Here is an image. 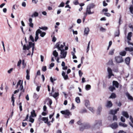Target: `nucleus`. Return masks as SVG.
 <instances>
[{"label":"nucleus","mask_w":133,"mask_h":133,"mask_svg":"<svg viewBox=\"0 0 133 133\" xmlns=\"http://www.w3.org/2000/svg\"><path fill=\"white\" fill-rule=\"evenodd\" d=\"M62 114L65 115L64 117L66 118L69 117V116L71 115V113L67 109L65 110L61 111L60 112Z\"/></svg>","instance_id":"nucleus-1"},{"label":"nucleus","mask_w":133,"mask_h":133,"mask_svg":"<svg viewBox=\"0 0 133 133\" xmlns=\"http://www.w3.org/2000/svg\"><path fill=\"white\" fill-rule=\"evenodd\" d=\"M23 82H22L21 80H19L18 82L17 83V88L18 86L19 85L20 86L19 89L20 90L22 91L23 92H24V89H23Z\"/></svg>","instance_id":"nucleus-2"},{"label":"nucleus","mask_w":133,"mask_h":133,"mask_svg":"<svg viewBox=\"0 0 133 133\" xmlns=\"http://www.w3.org/2000/svg\"><path fill=\"white\" fill-rule=\"evenodd\" d=\"M115 59L116 62L118 63L122 62L124 61L123 58L122 57L120 56L115 57Z\"/></svg>","instance_id":"nucleus-3"},{"label":"nucleus","mask_w":133,"mask_h":133,"mask_svg":"<svg viewBox=\"0 0 133 133\" xmlns=\"http://www.w3.org/2000/svg\"><path fill=\"white\" fill-rule=\"evenodd\" d=\"M107 71L108 73V77L109 79L112 76H114V75L113 74L112 69L109 67L107 68Z\"/></svg>","instance_id":"nucleus-4"},{"label":"nucleus","mask_w":133,"mask_h":133,"mask_svg":"<svg viewBox=\"0 0 133 133\" xmlns=\"http://www.w3.org/2000/svg\"><path fill=\"white\" fill-rule=\"evenodd\" d=\"M61 51V54L63 56H61V58H65L67 52L65 51L64 49H61L60 50Z\"/></svg>","instance_id":"nucleus-5"},{"label":"nucleus","mask_w":133,"mask_h":133,"mask_svg":"<svg viewBox=\"0 0 133 133\" xmlns=\"http://www.w3.org/2000/svg\"><path fill=\"white\" fill-rule=\"evenodd\" d=\"M90 127V125L88 124H86L83 126L81 127L80 128L79 130L82 131L84 129H87Z\"/></svg>","instance_id":"nucleus-6"},{"label":"nucleus","mask_w":133,"mask_h":133,"mask_svg":"<svg viewBox=\"0 0 133 133\" xmlns=\"http://www.w3.org/2000/svg\"><path fill=\"white\" fill-rule=\"evenodd\" d=\"M112 104L110 101H107V104L105 105L107 108H110L112 106Z\"/></svg>","instance_id":"nucleus-7"},{"label":"nucleus","mask_w":133,"mask_h":133,"mask_svg":"<svg viewBox=\"0 0 133 133\" xmlns=\"http://www.w3.org/2000/svg\"><path fill=\"white\" fill-rule=\"evenodd\" d=\"M119 83L117 81H112V85L115 88H118L119 87Z\"/></svg>","instance_id":"nucleus-8"},{"label":"nucleus","mask_w":133,"mask_h":133,"mask_svg":"<svg viewBox=\"0 0 133 133\" xmlns=\"http://www.w3.org/2000/svg\"><path fill=\"white\" fill-rule=\"evenodd\" d=\"M111 127L113 129H116L118 127L117 123V122H115L112 123L110 125Z\"/></svg>","instance_id":"nucleus-9"},{"label":"nucleus","mask_w":133,"mask_h":133,"mask_svg":"<svg viewBox=\"0 0 133 133\" xmlns=\"http://www.w3.org/2000/svg\"><path fill=\"white\" fill-rule=\"evenodd\" d=\"M65 73L64 71H63L62 73V75L63 76L64 80H66L68 79L69 78L68 77V75H65Z\"/></svg>","instance_id":"nucleus-10"},{"label":"nucleus","mask_w":133,"mask_h":133,"mask_svg":"<svg viewBox=\"0 0 133 133\" xmlns=\"http://www.w3.org/2000/svg\"><path fill=\"white\" fill-rule=\"evenodd\" d=\"M32 19L31 18H30L29 19V26L32 28H33L34 24L32 23Z\"/></svg>","instance_id":"nucleus-11"},{"label":"nucleus","mask_w":133,"mask_h":133,"mask_svg":"<svg viewBox=\"0 0 133 133\" xmlns=\"http://www.w3.org/2000/svg\"><path fill=\"white\" fill-rule=\"evenodd\" d=\"M122 114L127 118H129V115L127 111H123L122 112Z\"/></svg>","instance_id":"nucleus-12"},{"label":"nucleus","mask_w":133,"mask_h":133,"mask_svg":"<svg viewBox=\"0 0 133 133\" xmlns=\"http://www.w3.org/2000/svg\"><path fill=\"white\" fill-rule=\"evenodd\" d=\"M98 125L99 126H101L102 125V121L101 120H96L95 125Z\"/></svg>","instance_id":"nucleus-13"},{"label":"nucleus","mask_w":133,"mask_h":133,"mask_svg":"<svg viewBox=\"0 0 133 133\" xmlns=\"http://www.w3.org/2000/svg\"><path fill=\"white\" fill-rule=\"evenodd\" d=\"M130 60V58L129 57H127L125 59V62L128 65L129 64Z\"/></svg>","instance_id":"nucleus-14"},{"label":"nucleus","mask_w":133,"mask_h":133,"mask_svg":"<svg viewBox=\"0 0 133 133\" xmlns=\"http://www.w3.org/2000/svg\"><path fill=\"white\" fill-rule=\"evenodd\" d=\"M95 6V5L94 3H92L90 4L87 7L89 8V9H91L94 8Z\"/></svg>","instance_id":"nucleus-15"},{"label":"nucleus","mask_w":133,"mask_h":133,"mask_svg":"<svg viewBox=\"0 0 133 133\" xmlns=\"http://www.w3.org/2000/svg\"><path fill=\"white\" fill-rule=\"evenodd\" d=\"M30 48H31L28 45H27V46H26V45L24 44L23 46V50H29Z\"/></svg>","instance_id":"nucleus-16"},{"label":"nucleus","mask_w":133,"mask_h":133,"mask_svg":"<svg viewBox=\"0 0 133 133\" xmlns=\"http://www.w3.org/2000/svg\"><path fill=\"white\" fill-rule=\"evenodd\" d=\"M41 119L44 121V123H45L49 120L48 117H43L41 118Z\"/></svg>","instance_id":"nucleus-17"},{"label":"nucleus","mask_w":133,"mask_h":133,"mask_svg":"<svg viewBox=\"0 0 133 133\" xmlns=\"http://www.w3.org/2000/svg\"><path fill=\"white\" fill-rule=\"evenodd\" d=\"M132 33L131 32H129L127 36V39L129 41L131 40V37L132 36Z\"/></svg>","instance_id":"nucleus-18"},{"label":"nucleus","mask_w":133,"mask_h":133,"mask_svg":"<svg viewBox=\"0 0 133 133\" xmlns=\"http://www.w3.org/2000/svg\"><path fill=\"white\" fill-rule=\"evenodd\" d=\"M109 89L111 92H113L114 90H116V89L115 87L112 86H110L109 88Z\"/></svg>","instance_id":"nucleus-19"},{"label":"nucleus","mask_w":133,"mask_h":133,"mask_svg":"<svg viewBox=\"0 0 133 133\" xmlns=\"http://www.w3.org/2000/svg\"><path fill=\"white\" fill-rule=\"evenodd\" d=\"M125 50L127 51H129L131 52L133 51V48L126 47L125 48Z\"/></svg>","instance_id":"nucleus-20"},{"label":"nucleus","mask_w":133,"mask_h":133,"mask_svg":"<svg viewBox=\"0 0 133 133\" xmlns=\"http://www.w3.org/2000/svg\"><path fill=\"white\" fill-rule=\"evenodd\" d=\"M116 97V95L114 93H112L109 97V98H115Z\"/></svg>","instance_id":"nucleus-21"},{"label":"nucleus","mask_w":133,"mask_h":133,"mask_svg":"<svg viewBox=\"0 0 133 133\" xmlns=\"http://www.w3.org/2000/svg\"><path fill=\"white\" fill-rule=\"evenodd\" d=\"M90 10L91 9H89V8L87 7V8L86 12H87V13L88 14H91L93 13H94V12H91Z\"/></svg>","instance_id":"nucleus-22"},{"label":"nucleus","mask_w":133,"mask_h":133,"mask_svg":"<svg viewBox=\"0 0 133 133\" xmlns=\"http://www.w3.org/2000/svg\"><path fill=\"white\" fill-rule=\"evenodd\" d=\"M60 42H58L55 45V48H57L58 50H61V49H60V48L59 46L60 45Z\"/></svg>","instance_id":"nucleus-23"},{"label":"nucleus","mask_w":133,"mask_h":133,"mask_svg":"<svg viewBox=\"0 0 133 133\" xmlns=\"http://www.w3.org/2000/svg\"><path fill=\"white\" fill-rule=\"evenodd\" d=\"M119 126H122L124 127H127V124L122 123L121 122H119Z\"/></svg>","instance_id":"nucleus-24"},{"label":"nucleus","mask_w":133,"mask_h":133,"mask_svg":"<svg viewBox=\"0 0 133 133\" xmlns=\"http://www.w3.org/2000/svg\"><path fill=\"white\" fill-rule=\"evenodd\" d=\"M31 114L32 116L34 117H36V114L35 111L34 110H33L31 112Z\"/></svg>","instance_id":"nucleus-25"},{"label":"nucleus","mask_w":133,"mask_h":133,"mask_svg":"<svg viewBox=\"0 0 133 133\" xmlns=\"http://www.w3.org/2000/svg\"><path fill=\"white\" fill-rule=\"evenodd\" d=\"M14 95L12 94L11 96V102H12V105L13 106H15L14 102H15V98L14 97Z\"/></svg>","instance_id":"nucleus-26"},{"label":"nucleus","mask_w":133,"mask_h":133,"mask_svg":"<svg viewBox=\"0 0 133 133\" xmlns=\"http://www.w3.org/2000/svg\"><path fill=\"white\" fill-rule=\"evenodd\" d=\"M41 32V31L40 29H37L36 32V36H38L39 34Z\"/></svg>","instance_id":"nucleus-27"},{"label":"nucleus","mask_w":133,"mask_h":133,"mask_svg":"<svg viewBox=\"0 0 133 133\" xmlns=\"http://www.w3.org/2000/svg\"><path fill=\"white\" fill-rule=\"evenodd\" d=\"M53 54L55 57H57L58 55V53L56 50H55L53 51Z\"/></svg>","instance_id":"nucleus-28"},{"label":"nucleus","mask_w":133,"mask_h":133,"mask_svg":"<svg viewBox=\"0 0 133 133\" xmlns=\"http://www.w3.org/2000/svg\"><path fill=\"white\" fill-rule=\"evenodd\" d=\"M38 13L36 12H35L33 13V14L31 15V16L32 17H36L38 16Z\"/></svg>","instance_id":"nucleus-29"},{"label":"nucleus","mask_w":133,"mask_h":133,"mask_svg":"<svg viewBox=\"0 0 133 133\" xmlns=\"http://www.w3.org/2000/svg\"><path fill=\"white\" fill-rule=\"evenodd\" d=\"M51 96H52L51 95L52 94V93H50ZM59 95V93L58 92H55L54 95H53L52 96L54 97V98H56Z\"/></svg>","instance_id":"nucleus-30"},{"label":"nucleus","mask_w":133,"mask_h":133,"mask_svg":"<svg viewBox=\"0 0 133 133\" xmlns=\"http://www.w3.org/2000/svg\"><path fill=\"white\" fill-rule=\"evenodd\" d=\"M129 9L131 13L132 14H133V5H130Z\"/></svg>","instance_id":"nucleus-31"},{"label":"nucleus","mask_w":133,"mask_h":133,"mask_svg":"<svg viewBox=\"0 0 133 133\" xmlns=\"http://www.w3.org/2000/svg\"><path fill=\"white\" fill-rule=\"evenodd\" d=\"M126 54V52L125 51H122L119 53V54L120 55L122 56H124Z\"/></svg>","instance_id":"nucleus-32"},{"label":"nucleus","mask_w":133,"mask_h":133,"mask_svg":"<svg viewBox=\"0 0 133 133\" xmlns=\"http://www.w3.org/2000/svg\"><path fill=\"white\" fill-rule=\"evenodd\" d=\"M87 112V110L85 109H81L79 111V113L81 114H83Z\"/></svg>","instance_id":"nucleus-33"},{"label":"nucleus","mask_w":133,"mask_h":133,"mask_svg":"<svg viewBox=\"0 0 133 133\" xmlns=\"http://www.w3.org/2000/svg\"><path fill=\"white\" fill-rule=\"evenodd\" d=\"M115 49H112L109 52V55H113L114 54Z\"/></svg>","instance_id":"nucleus-34"},{"label":"nucleus","mask_w":133,"mask_h":133,"mask_svg":"<svg viewBox=\"0 0 133 133\" xmlns=\"http://www.w3.org/2000/svg\"><path fill=\"white\" fill-rule=\"evenodd\" d=\"M109 114H112L113 115H115V114H116L115 113V110H110L109 112Z\"/></svg>","instance_id":"nucleus-35"},{"label":"nucleus","mask_w":133,"mask_h":133,"mask_svg":"<svg viewBox=\"0 0 133 133\" xmlns=\"http://www.w3.org/2000/svg\"><path fill=\"white\" fill-rule=\"evenodd\" d=\"M33 97L34 98L37 99L39 98V96L36 93H34L33 96Z\"/></svg>","instance_id":"nucleus-36"},{"label":"nucleus","mask_w":133,"mask_h":133,"mask_svg":"<svg viewBox=\"0 0 133 133\" xmlns=\"http://www.w3.org/2000/svg\"><path fill=\"white\" fill-rule=\"evenodd\" d=\"M89 29L88 28H85L84 31V34H88L89 32Z\"/></svg>","instance_id":"nucleus-37"},{"label":"nucleus","mask_w":133,"mask_h":133,"mask_svg":"<svg viewBox=\"0 0 133 133\" xmlns=\"http://www.w3.org/2000/svg\"><path fill=\"white\" fill-rule=\"evenodd\" d=\"M91 85L89 84H87L85 86V89L87 90H88L91 89Z\"/></svg>","instance_id":"nucleus-38"},{"label":"nucleus","mask_w":133,"mask_h":133,"mask_svg":"<svg viewBox=\"0 0 133 133\" xmlns=\"http://www.w3.org/2000/svg\"><path fill=\"white\" fill-rule=\"evenodd\" d=\"M31 48L33 46H35V44L34 43H33L31 42H29V45H28Z\"/></svg>","instance_id":"nucleus-39"},{"label":"nucleus","mask_w":133,"mask_h":133,"mask_svg":"<svg viewBox=\"0 0 133 133\" xmlns=\"http://www.w3.org/2000/svg\"><path fill=\"white\" fill-rule=\"evenodd\" d=\"M90 103L89 101L86 100L85 101V105L87 107L88 105H89Z\"/></svg>","instance_id":"nucleus-40"},{"label":"nucleus","mask_w":133,"mask_h":133,"mask_svg":"<svg viewBox=\"0 0 133 133\" xmlns=\"http://www.w3.org/2000/svg\"><path fill=\"white\" fill-rule=\"evenodd\" d=\"M119 35V30H118L116 31L115 33V37H118Z\"/></svg>","instance_id":"nucleus-41"},{"label":"nucleus","mask_w":133,"mask_h":133,"mask_svg":"<svg viewBox=\"0 0 133 133\" xmlns=\"http://www.w3.org/2000/svg\"><path fill=\"white\" fill-rule=\"evenodd\" d=\"M76 102L77 103H80V101L79 98V97H77L75 98Z\"/></svg>","instance_id":"nucleus-42"},{"label":"nucleus","mask_w":133,"mask_h":133,"mask_svg":"<svg viewBox=\"0 0 133 133\" xmlns=\"http://www.w3.org/2000/svg\"><path fill=\"white\" fill-rule=\"evenodd\" d=\"M40 36L42 37H43L46 35V33L44 32H42L41 31V32L40 33Z\"/></svg>","instance_id":"nucleus-43"},{"label":"nucleus","mask_w":133,"mask_h":133,"mask_svg":"<svg viewBox=\"0 0 133 133\" xmlns=\"http://www.w3.org/2000/svg\"><path fill=\"white\" fill-rule=\"evenodd\" d=\"M88 109L91 111L92 112L94 113L95 111L94 108L92 107H89L88 108Z\"/></svg>","instance_id":"nucleus-44"},{"label":"nucleus","mask_w":133,"mask_h":133,"mask_svg":"<svg viewBox=\"0 0 133 133\" xmlns=\"http://www.w3.org/2000/svg\"><path fill=\"white\" fill-rule=\"evenodd\" d=\"M39 28L40 29L45 30H47L48 29V28L46 26H44V27H39Z\"/></svg>","instance_id":"nucleus-45"},{"label":"nucleus","mask_w":133,"mask_h":133,"mask_svg":"<svg viewBox=\"0 0 133 133\" xmlns=\"http://www.w3.org/2000/svg\"><path fill=\"white\" fill-rule=\"evenodd\" d=\"M128 98L129 99H130L131 100H133V98L129 94H128L127 95Z\"/></svg>","instance_id":"nucleus-46"},{"label":"nucleus","mask_w":133,"mask_h":133,"mask_svg":"<svg viewBox=\"0 0 133 133\" xmlns=\"http://www.w3.org/2000/svg\"><path fill=\"white\" fill-rule=\"evenodd\" d=\"M90 41L87 47V52H88L89 49L90 45Z\"/></svg>","instance_id":"nucleus-47"},{"label":"nucleus","mask_w":133,"mask_h":133,"mask_svg":"<svg viewBox=\"0 0 133 133\" xmlns=\"http://www.w3.org/2000/svg\"><path fill=\"white\" fill-rule=\"evenodd\" d=\"M73 3L74 5H77L79 4L78 0H75L73 2Z\"/></svg>","instance_id":"nucleus-48"},{"label":"nucleus","mask_w":133,"mask_h":133,"mask_svg":"<svg viewBox=\"0 0 133 133\" xmlns=\"http://www.w3.org/2000/svg\"><path fill=\"white\" fill-rule=\"evenodd\" d=\"M22 102L20 103L19 104V108L21 111H22Z\"/></svg>","instance_id":"nucleus-49"},{"label":"nucleus","mask_w":133,"mask_h":133,"mask_svg":"<svg viewBox=\"0 0 133 133\" xmlns=\"http://www.w3.org/2000/svg\"><path fill=\"white\" fill-rule=\"evenodd\" d=\"M42 70L43 71L45 72L46 70V66H43L42 68Z\"/></svg>","instance_id":"nucleus-50"},{"label":"nucleus","mask_w":133,"mask_h":133,"mask_svg":"<svg viewBox=\"0 0 133 133\" xmlns=\"http://www.w3.org/2000/svg\"><path fill=\"white\" fill-rule=\"evenodd\" d=\"M64 3L63 2H62L60 4V5L58 6L59 7H63L64 6Z\"/></svg>","instance_id":"nucleus-51"},{"label":"nucleus","mask_w":133,"mask_h":133,"mask_svg":"<svg viewBox=\"0 0 133 133\" xmlns=\"http://www.w3.org/2000/svg\"><path fill=\"white\" fill-rule=\"evenodd\" d=\"M108 64L109 65H112L113 64L112 59H111L109 60L108 63Z\"/></svg>","instance_id":"nucleus-52"},{"label":"nucleus","mask_w":133,"mask_h":133,"mask_svg":"<svg viewBox=\"0 0 133 133\" xmlns=\"http://www.w3.org/2000/svg\"><path fill=\"white\" fill-rule=\"evenodd\" d=\"M113 119L114 121L115 120L117 121V116L115 115H113Z\"/></svg>","instance_id":"nucleus-53"},{"label":"nucleus","mask_w":133,"mask_h":133,"mask_svg":"<svg viewBox=\"0 0 133 133\" xmlns=\"http://www.w3.org/2000/svg\"><path fill=\"white\" fill-rule=\"evenodd\" d=\"M121 121L123 122H124L125 121V118L123 116H121Z\"/></svg>","instance_id":"nucleus-54"},{"label":"nucleus","mask_w":133,"mask_h":133,"mask_svg":"<svg viewBox=\"0 0 133 133\" xmlns=\"http://www.w3.org/2000/svg\"><path fill=\"white\" fill-rule=\"evenodd\" d=\"M30 39L31 40L32 42H34V38L32 35H31L30 36Z\"/></svg>","instance_id":"nucleus-55"},{"label":"nucleus","mask_w":133,"mask_h":133,"mask_svg":"<svg viewBox=\"0 0 133 133\" xmlns=\"http://www.w3.org/2000/svg\"><path fill=\"white\" fill-rule=\"evenodd\" d=\"M22 62V61L21 59H20L19 61L18 62L17 64V66H20Z\"/></svg>","instance_id":"nucleus-56"},{"label":"nucleus","mask_w":133,"mask_h":133,"mask_svg":"<svg viewBox=\"0 0 133 133\" xmlns=\"http://www.w3.org/2000/svg\"><path fill=\"white\" fill-rule=\"evenodd\" d=\"M102 108L101 106L99 107L98 108V111L100 113L102 111Z\"/></svg>","instance_id":"nucleus-57"},{"label":"nucleus","mask_w":133,"mask_h":133,"mask_svg":"<svg viewBox=\"0 0 133 133\" xmlns=\"http://www.w3.org/2000/svg\"><path fill=\"white\" fill-rule=\"evenodd\" d=\"M104 14L108 17H109L111 16L110 14L108 13H104Z\"/></svg>","instance_id":"nucleus-58"},{"label":"nucleus","mask_w":133,"mask_h":133,"mask_svg":"<svg viewBox=\"0 0 133 133\" xmlns=\"http://www.w3.org/2000/svg\"><path fill=\"white\" fill-rule=\"evenodd\" d=\"M34 121V118L31 117L30 118L29 121L31 122L32 123H33Z\"/></svg>","instance_id":"nucleus-59"},{"label":"nucleus","mask_w":133,"mask_h":133,"mask_svg":"<svg viewBox=\"0 0 133 133\" xmlns=\"http://www.w3.org/2000/svg\"><path fill=\"white\" fill-rule=\"evenodd\" d=\"M79 74L80 77H81L83 74V73L81 71V70H79Z\"/></svg>","instance_id":"nucleus-60"},{"label":"nucleus","mask_w":133,"mask_h":133,"mask_svg":"<svg viewBox=\"0 0 133 133\" xmlns=\"http://www.w3.org/2000/svg\"><path fill=\"white\" fill-rule=\"evenodd\" d=\"M50 122H51L50 121H48L45 123L47 124L48 126H49L51 125Z\"/></svg>","instance_id":"nucleus-61"},{"label":"nucleus","mask_w":133,"mask_h":133,"mask_svg":"<svg viewBox=\"0 0 133 133\" xmlns=\"http://www.w3.org/2000/svg\"><path fill=\"white\" fill-rule=\"evenodd\" d=\"M55 112H54L52 114L50 115L49 116V118L50 119L54 115Z\"/></svg>","instance_id":"nucleus-62"},{"label":"nucleus","mask_w":133,"mask_h":133,"mask_svg":"<svg viewBox=\"0 0 133 133\" xmlns=\"http://www.w3.org/2000/svg\"><path fill=\"white\" fill-rule=\"evenodd\" d=\"M130 119L132 123H133V118L131 116H130Z\"/></svg>","instance_id":"nucleus-63"},{"label":"nucleus","mask_w":133,"mask_h":133,"mask_svg":"<svg viewBox=\"0 0 133 133\" xmlns=\"http://www.w3.org/2000/svg\"><path fill=\"white\" fill-rule=\"evenodd\" d=\"M117 133H127L126 132L124 131L123 130H119Z\"/></svg>","instance_id":"nucleus-64"}]
</instances>
